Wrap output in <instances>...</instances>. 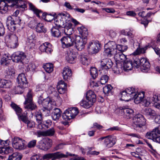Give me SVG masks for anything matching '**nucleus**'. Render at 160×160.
<instances>
[{"label":"nucleus","mask_w":160,"mask_h":160,"mask_svg":"<svg viewBox=\"0 0 160 160\" xmlns=\"http://www.w3.org/2000/svg\"><path fill=\"white\" fill-rule=\"evenodd\" d=\"M38 103L39 105L43 108L42 109V116L47 117L50 115V110L55 106L56 103L49 98H43L41 95L38 98Z\"/></svg>","instance_id":"obj_1"},{"label":"nucleus","mask_w":160,"mask_h":160,"mask_svg":"<svg viewBox=\"0 0 160 160\" xmlns=\"http://www.w3.org/2000/svg\"><path fill=\"white\" fill-rule=\"evenodd\" d=\"M146 120L141 114L136 115L133 118L132 126L138 132H142L147 129Z\"/></svg>","instance_id":"obj_2"},{"label":"nucleus","mask_w":160,"mask_h":160,"mask_svg":"<svg viewBox=\"0 0 160 160\" xmlns=\"http://www.w3.org/2000/svg\"><path fill=\"white\" fill-rule=\"evenodd\" d=\"M51 16L54 17L51 15H46L45 17L46 20L49 22L53 21V22L55 24L59 26L64 27V25L67 24L68 23L71 22H69V15L67 13H59L54 20H53V18L52 20H48V18Z\"/></svg>","instance_id":"obj_3"},{"label":"nucleus","mask_w":160,"mask_h":160,"mask_svg":"<svg viewBox=\"0 0 160 160\" xmlns=\"http://www.w3.org/2000/svg\"><path fill=\"white\" fill-rule=\"evenodd\" d=\"M134 59L133 66L138 68H140L141 70L144 72H146L149 70L150 64L149 62L145 58L140 59L137 58L136 57Z\"/></svg>","instance_id":"obj_4"},{"label":"nucleus","mask_w":160,"mask_h":160,"mask_svg":"<svg viewBox=\"0 0 160 160\" xmlns=\"http://www.w3.org/2000/svg\"><path fill=\"white\" fill-rule=\"evenodd\" d=\"M25 101L24 103V108L25 109L31 111L35 110L37 107L33 101L32 92L31 90L29 89L25 98Z\"/></svg>","instance_id":"obj_5"},{"label":"nucleus","mask_w":160,"mask_h":160,"mask_svg":"<svg viewBox=\"0 0 160 160\" xmlns=\"http://www.w3.org/2000/svg\"><path fill=\"white\" fill-rule=\"evenodd\" d=\"M135 89L132 88H129L120 93V99L122 101L128 102L133 98L136 94Z\"/></svg>","instance_id":"obj_6"},{"label":"nucleus","mask_w":160,"mask_h":160,"mask_svg":"<svg viewBox=\"0 0 160 160\" xmlns=\"http://www.w3.org/2000/svg\"><path fill=\"white\" fill-rule=\"evenodd\" d=\"M160 128V127H159ZM145 137L154 142L160 143V128L156 127L146 134Z\"/></svg>","instance_id":"obj_7"},{"label":"nucleus","mask_w":160,"mask_h":160,"mask_svg":"<svg viewBox=\"0 0 160 160\" xmlns=\"http://www.w3.org/2000/svg\"><path fill=\"white\" fill-rule=\"evenodd\" d=\"M15 16L12 17L9 16L8 17L6 21V26L8 29L11 32H13L15 31L16 28V27L18 24H19L21 20L18 18H16L15 19Z\"/></svg>","instance_id":"obj_8"},{"label":"nucleus","mask_w":160,"mask_h":160,"mask_svg":"<svg viewBox=\"0 0 160 160\" xmlns=\"http://www.w3.org/2000/svg\"><path fill=\"white\" fill-rule=\"evenodd\" d=\"M78 112L79 111L77 108H71L65 111L62 118L63 120L68 121L74 118Z\"/></svg>","instance_id":"obj_9"},{"label":"nucleus","mask_w":160,"mask_h":160,"mask_svg":"<svg viewBox=\"0 0 160 160\" xmlns=\"http://www.w3.org/2000/svg\"><path fill=\"white\" fill-rule=\"evenodd\" d=\"M11 106L15 111L19 119L23 122H27V120L28 119L27 115L28 112L29 111L28 110L25 111L23 114H21V111H22L21 108L16 104L13 103H12Z\"/></svg>","instance_id":"obj_10"},{"label":"nucleus","mask_w":160,"mask_h":160,"mask_svg":"<svg viewBox=\"0 0 160 160\" xmlns=\"http://www.w3.org/2000/svg\"><path fill=\"white\" fill-rule=\"evenodd\" d=\"M12 147L16 149L22 150L26 148V141L20 138L14 137L12 139Z\"/></svg>","instance_id":"obj_11"},{"label":"nucleus","mask_w":160,"mask_h":160,"mask_svg":"<svg viewBox=\"0 0 160 160\" xmlns=\"http://www.w3.org/2000/svg\"><path fill=\"white\" fill-rule=\"evenodd\" d=\"M74 155V154H70L68 152H66V154H64L60 152H57L53 153H50L44 155L42 158L43 160L48 159L54 157L56 159H59L62 158H67L68 156H72Z\"/></svg>","instance_id":"obj_12"},{"label":"nucleus","mask_w":160,"mask_h":160,"mask_svg":"<svg viewBox=\"0 0 160 160\" xmlns=\"http://www.w3.org/2000/svg\"><path fill=\"white\" fill-rule=\"evenodd\" d=\"M152 102L156 108H160V96L154 95L152 97H147L143 101L145 107L148 106Z\"/></svg>","instance_id":"obj_13"},{"label":"nucleus","mask_w":160,"mask_h":160,"mask_svg":"<svg viewBox=\"0 0 160 160\" xmlns=\"http://www.w3.org/2000/svg\"><path fill=\"white\" fill-rule=\"evenodd\" d=\"M63 48H68L73 46L75 43V38L72 36L63 37L60 40Z\"/></svg>","instance_id":"obj_14"},{"label":"nucleus","mask_w":160,"mask_h":160,"mask_svg":"<svg viewBox=\"0 0 160 160\" xmlns=\"http://www.w3.org/2000/svg\"><path fill=\"white\" fill-rule=\"evenodd\" d=\"M52 141L50 139L47 138L41 140L38 142L37 147L42 150L47 151L52 146Z\"/></svg>","instance_id":"obj_15"},{"label":"nucleus","mask_w":160,"mask_h":160,"mask_svg":"<svg viewBox=\"0 0 160 160\" xmlns=\"http://www.w3.org/2000/svg\"><path fill=\"white\" fill-rule=\"evenodd\" d=\"M101 46V44L98 41L90 42L88 46V51L92 53H96L100 49Z\"/></svg>","instance_id":"obj_16"},{"label":"nucleus","mask_w":160,"mask_h":160,"mask_svg":"<svg viewBox=\"0 0 160 160\" xmlns=\"http://www.w3.org/2000/svg\"><path fill=\"white\" fill-rule=\"evenodd\" d=\"M100 139H104V144L108 148L112 147L116 142V139L115 137L108 136L105 137L101 138Z\"/></svg>","instance_id":"obj_17"},{"label":"nucleus","mask_w":160,"mask_h":160,"mask_svg":"<svg viewBox=\"0 0 160 160\" xmlns=\"http://www.w3.org/2000/svg\"><path fill=\"white\" fill-rule=\"evenodd\" d=\"M12 61L16 62H21L26 57L24 53L22 52L18 51L14 53L11 56Z\"/></svg>","instance_id":"obj_18"},{"label":"nucleus","mask_w":160,"mask_h":160,"mask_svg":"<svg viewBox=\"0 0 160 160\" xmlns=\"http://www.w3.org/2000/svg\"><path fill=\"white\" fill-rule=\"evenodd\" d=\"M86 42L87 40L85 38L83 39L80 37L77 36L75 38L74 44L78 50L81 51L84 48Z\"/></svg>","instance_id":"obj_19"},{"label":"nucleus","mask_w":160,"mask_h":160,"mask_svg":"<svg viewBox=\"0 0 160 160\" xmlns=\"http://www.w3.org/2000/svg\"><path fill=\"white\" fill-rule=\"evenodd\" d=\"M17 80L19 85L22 87L27 88L28 86V82L25 74H20L17 78Z\"/></svg>","instance_id":"obj_20"},{"label":"nucleus","mask_w":160,"mask_h":160,"mask_svg":"<svg viewBox=\"0 0 160 160\" xmlns=\"http://www.w3.org/2000/svg\"><path fill=\"white\" fill-rule=\"evenodd\" d=\"M65 58L67 62L71 64L75 63L77 60V54L71 51L67 52Z\"/></svg>","instance_id":"obj_21"},{"label":"nucleus","mask_w":160,"mask_h":160,"mask_svg":"<svg viewBox=\"0 0 160 160\" xmlns=\"http://www.w3.org/2000/svg\"><path fill=\"white\" fill-rule=\"evenodd\" d=\"M112 65V60L109 58L102 59L101 61V68L102 70H108L110 68Z\"/></svg>","instance_id":"obj_22"},{"label":"nucleus","mask_w":160,"mask_h":160,"mask_svg":"<svg viewBox=\"0 0 160 160\" xmlns=\"http://www.w3.org/2000/svg\"><path fill=\"white\" fill-rule=\"evenodd\" d=\"M114 58L117 63H119L121 62H124L128 58L122 52L117 50L114 55Z\"/></svg>","instance_id":"obj_23"},{"label":"nucleus","mask_w":160,"mask_h":160,"mask_svg":"<svg viewBox=\"0 0 160 160\" xmlns=\"http://www.w3.org/2000/svg\"><path fill=\"white\" fill-rule=\"evenodd\" d=\"M11 4L9 2L10 5L8 6L11 7L16 6L18 8H26V4L25 2L22 0H12Z\"/></svg>","instance_id":"obj_24"},{"label":"nucleus","mask_w":160,"mask_h":160,"mask_svg":"<svg viewBox=\"0 0 160 160\" xmlns=\"http://www.w3.org/2000/svg\"><path fill=\"white\" fill-rule=\"evenodd\" d=\"M62 30V26L56 25L55 26H53L51 29L52 35L54 37H59L61 36Z\"/></svg>","instance_id":"obj_25"},{"label":"nucleus","mask_w":160,"mask_h":160,"mask_svg":"<svg viewBox=\"0 0 160 160\" xmlns=\"http://www.w3.org/2000/svg\"><path fill=\"white\" fill-rule=\"evenodd\" d=\"M62 74L63 79L68 81L70 79L72 75L71 70L68 67H65L63 69Z\"/></svg>","instance_id":"obj_26"},{"label":"nucleus","mask_w":160,"mask_h":160,"mask_svg":"<svg viewBox=\"0 0 160 160\" xmlns=\"http://www.w3.org/2000/svg\"><path fill=\"white\" fill-rule=\"evenodd\" d=\"M12 57L8 53H5L1 59V64L3 66H8L10 63Z\"/></svg>","instance_id":"obj_27"},{"label":"nucleus","mask_w":160,"mask_h":160,"mask_svg":"<svg viewBox=\"0 0 160 160\" xmlns=\"http://www.w3.org/2000/svg\"><path fill=\"white\" fill-rule=\"evenodd\" d=\"M62 111L58 108H54L52 112V117L53 120L57 121L61 117Z\"/></svg>","instance_id":"obj_28"},{"label":"nucleus","mask_w":160,"mask_h":160,"mask_svg":"<svg viewBox=\"0 0 160 160\" xmlns=\"http://www.w3.org/2000/svg\"><path fill=\"white\" fill-rule=\"evenodd\" d=\"M134 92L136 94V95L132 99H134V102L138 104L141 101L143 102V98L144 96V92H142L141 93H138V94H137V91L135 89Z\"/></svg>","instance_id":"obj_29"},{"label":"nucleus","mask_w":160,"mask_h":160,"mask_svg":"<svg viewBox=\"0 0 160 160\" xmlns=\"http://www.w3.org/2000/svg\"><path fill=\"white\" fill-rule=\"evenodd\" d=\"M18 45V38L15 35H13L11 41L8 44V46L10 48H14Z\"/></svg>","instance_id":"obj_30"},{"label":"nucleus","mask_w":160,"mask_h":160,"mask_svg":"<svg viewBox=\"0 0 160 160\" xmlns=\"http://www.w3.org/2000/svg\"><path fill=\"white\" fill-rule=\"evenodd\" d=\"M87 100L92 103L95 102L96 99V96L94 92L89 90L88 91L86 95Z\"/></svg>","instance_id":"obj_31"},{"label":"nucleus","mask_w":160,"mask_h":160,"mask_svg":"<svg viewBox=\"0 0 160 160\" xmlns=\"http://www.w3.org/2000/svg\"><path fill=\"white\" fill-rule=\"evenodd\" d=\"M64 27H62V28H64V32L67 36H72L73 30L72 28V24L71 22L68 23L65 25Z\"/></svg>","instance_id":"obj_32"},{"label":"nucleus","mask_w":160,"mask_h":160,"mask_svg":"<svg viewBox=\"0 0 160 160\" xmlns=\"http://www.w3.org/2000/svg\"><path fill=\"white\" fill-rule=\"evenodd\" d=\"M120 110L121 111V112H123L127 117H129V118L131 117L133 115L134 112V111L130 108H127L125 106L120 107L119 108Z\"/></svg>","instance_id":"obj_33"},{"label":"nucleus","mask_w":160,"mask_h":160,"mask_svg":"<svg viewBox=\"0 0 160 160\" xmlns=\"http://www.w3.org/2000/svg\"><path fill=\"white\" fill-rule=\"evenodd\" d=\"M134 60L132 62L128 58L126 59L123 62V67L126 70H131L133 66Z\"/></svg>","instance_id":"obj_34"},{"label":"nucleus","mask_w":160,"mask_h":160,"mask_svg":"<svg viewBox=\"0 0 160 160\" xmlns=\"http://www.w3.org/2000/svg\"><path fill=\"white\" fill-rule=\"evenodd\" d=\"M28 5L29 9L32 11L37 17L40 18V16L39 14L42 12V11L36 8L35 6L31 3H29Z\"/></svg>","instance_id":"obj_35"},{"label":"nucleus","mask_w":160,"mask_h":160,"mask_svg":"<svg viewBox=\"0 0 160 160\" xmlns=\"http://www.w3.org/2000/svg\"><path fill=\"white\" fill-rule=\"evenodd\" d=\"M11 85L12 82L10 81L0 79V88H9Z\"/></svg>","instance_id":"obj_36"},{"label":"nucleus","mask_w":160,"mask_h":160,"mask_svg":"<svg viewBox=\"0 0 160 160\" xmlns=\"http://www.w3.org/2000/svg\"><path fill=\"white\" fill-rule=\"evenodd\" d=\"M33 116L35 118L38 123H41V122L43 121L42 114L40 110L35 112L33 113Z\"/></svg>","instance_id":"obj_37"},{"label":"nucleus","mask_w":160,"mask_h":160,"mask_svg":"<svg viewBox=\"0 0 160 160\" xmlns=\"http://www.w3.org/2000/svg\"><path fill=\"white\" fill-rule=\"evenodd\" d=\"M13 152L12 148L9 146H5L0 148V153L2 154H8Z\"/></svg>","instance_id":"obj_38"},{"label":"nucleus","mask_w":160,"mask_h":160,"mask_svg":"<svg viewBox=\"0 0 160 160\" xmlns=\"http://www.w3.org/2000/svg\"><path fill=\"white\" fill-rule=\"evenodd\" d=\"M78 30L80 34L84 38L86 37L88 35V29L84 26H82L78 28Z\"/></svg>","instance_id":"obj_39"},{"label":"nucleus","mask_w":160,"mask_h":160,"mask_svg":"<svg viewBox=\"0 0 160 160\" xmlns=\"http://www.w3.org/2000/svg\"><path fill=\"white\" fill-rule=\"evenodd\" d=\"M35 29L37 32L39 33H45L47 30L44 28L42 23L38 22Z\"/></svg>","instance_id":"obj_40"},{"label":"nucleus","mask_w":160,"mask_h":160,"mask_svg":"<svg viewBox=\"0 0 160 160\" xmlns=\"http://www.w3.org/2000/svg\"><path fill=\"white\" fill-rule=\"evenodd\" d=\"M106 46H105L104 54L108 57H110L112 55H114L117 52L114 50V49H111L108 47L106 48Z\"/></svg>","instance_id":"obj_41"},{"label":"nucleus","mask_w":160,"mask_h":160,"mask_svg":"<svg viewBox=\"0 0 160 160\" xmlns=\"http://www.w3.org/2000/svg\"><path fill=\"white\" fill-rule=\"evenodd\" d=\"M87 149L88 151L87 152V154L88 156H97L100 153V152H99L94 150L95 148L94 147H87Z\"/></svg>","instance_id":"obj_42"},{"label":"nucleus","mask_w":160,"mask_h":160,"mask_svg":"<svg viewBox=\"0 0 160 160\" xmlns=\"http://www.w3.org/2000/svg\"><path fill=\"white\" fill-rule=\"evenodd\" d=\"M55 133V130L53 128H51L45 132H41L40 135L44 136H52Z\"/></svg>","instance_id":"obj_43"},{"label":"nucleus","mask_w":160,"mask_h":160,"mask_svg":"<svg viewBox=\"0 0 160 160\" xmlns=\"http://www.w3.org/2000/svg\"><path fill=\"white\" fill-rule=\"evenodd\" d=\"M80 105L84 108H88L90 107L92 105V103L89 101H87L82 100L80 103Z\"/></svg>","instance_id":"obj_44"},{"label":"nucleus","mask_w":160,"mask_h":160,"mask_svg":"<svg viewBox=\"0 0 160 160\" xmlns=\"http://www.w3.org/2000/svg\"><path fill=\"white\" fill-rule=\"evenodd\" d=\"M52 91L51 92L53 95H54L56 99H57V102L58 103L59 105H61L62 102V98H60L57 92L54 90V88H52Z\"/></svg>","instance_id":"obj_45"},{"label":"nucleus","mask_w":160,"mask_h":160,"mask_svg":"<svg viewBox=\"0 0 160 160\" xmlns=\"http://www.w3.org/2000/svg\"><path fill=\"white\" fill-rule=\"evenodd\" d=\"M43 68L46 72L48 73H50L53 71V65L52 63H47L43 65Z\"/></svg>","instance_id":"obj_46"},{"label":"nucleus","mask_w":160,"mask_h":160,"mask_svg":"<svg viewBox=\"0 0 160 160\" xmlns=\"http://www.w3.org/2000/svg\"><path fill=\"white\" fill-rule=\"evenodd\" d=\"M109 48L114 49V50L116 52L118 50V45L117 46L116 42L113 41H109L107 44Z\"/></svg>","instance_id":"obj_47"},{"label":"nucleus","mask_w":160,"mask_h":160,"mask_svg":"<svg viewBox=\"0 0 160 160\" xmlns=\"http://www.w3.org/2000/svg\"><path fill=\"white\" fill-rule=\"evenodd\" d=\"M26 88V87H22L20 85H18L15 87L14 89V92L15 94H21L23 92V89Z\"/></svg>","instance_id":"obj_48"},{"label":"nucleus","mask_w":160,"mask_h":160,"mask_svg":"<svg viewBox=\"0 0 160 160\" xmlns=\"http://www.w3.org/2000/svg\"><path fill=\"white\" fill-rule=\"evenodd\" d=\"M112 88V87L111 85L110 84H108L103 88V92L106 95H108L111 92Z\"/></svg>","instance_id":"obj_49"},{"label":"nucleus","mask_w":160,"mask_h":160,"mask_svg":"<svg viewBox=\"0 0 160 160\" xmlns=\"http://www.w3.org/2000/svg\"><path fill=\"white\" fill-rule=\"evenodd\" d=\"M81 61L83 65H88L89 63L88 57L84 55H81Z\"/></svg>","instance_id":"obj_50"},{"label":"nucleus","mask_w":160,"mask_h":160,"mask_svg":"<svg viewBox=\"0 0 160 160\" xmlns=\"http://www.w3.org/2000/svg\"><path fill=\"white\" fill-rule=\"evenodd\" d=\"M90 73L93 79H95L98 75L97 70L95 68H91L90 70Z\"/></svg>","instance_id":"obj_51"},{"label":"nucleus","mask_w":160,"mask_h":160,"mask_svg":"<svg viewBox=\"0 0 160 160\" xmlns=\"http://www.w3.org/2000/svg\"><path fill=\"white\" fill-rule=\"evenodd\" d=\"M27 122H23L27 124V127L29 128H34L35 127V122L32 121H29L28 119L27 120Z\"/></svg>","instance_id":"obj_52"},{"label":"nucleus","mask_w":160,"mask_h":160,"mask_svg":"<svg viewBox=\"0 0 160 160\" xmlns=\"http://www.w3.org/2000/svg\"><path fill=\"white\" fill-rule=\"evenodd\" d=\"M145 112L146 114L147 115L154 116L156 114L155 111L150 108L146 109Z\"/></svg>","instance_id":"obj_53"},{"label":"nucleus","mask_w":160,"mask_h":160,"mask_svg":"<svg viewBox=\"0 0 160 160\" xmlns=\"http://www.w3.org/2000/svg\"><path fill=\"white\" fill-rule=\"evenodd\" d=\"M20 159L19 158L17 153H14L9 157L8 160H19Z\"/></svg>","instance_id":"obj_54"},{"label":"nucleus","mask_w":160,"mask_h":160,"mask_svg":"<svg viewBox=\"0 0 160 160\" xmlns=\"http://www.w3.org/2000/svg\"><path fill=\"white\" fill-rule=\"evenodd\" d=\"M109 78L107 75H104L101 77L100 79V83L102 84H104L107 83Z\"/></svg>","instance_id":"obj_55"},{"label":"nucleus","mask_w":160,"mask_h":160,"mask_svg":"<svg viewBox=\"0 0 160 160\" xmlns=\"http://www.w3.org/2000/svg\"><path fill=\"white\" fill-rule=\"evenodd\" d=\"M38 22L35 20L31 21L28 23L29 27L31 28H35Z\"/></svg>","instance_id":"obj_56"},{"label":"nucleus","mask_w":160,"mask_h":160,"mask_svg":"<svg viewBox=\"0 0 160 160\" xmlns=\"http://www.w3.org/2000/svg\"><path fill=\"white\" fill-rule=\"evenodd\" d=\"M66 87L65 85H64V87L57 85V87L58 92L61 94L65 92Z\"/></svg>","instance_id":"obj_57"},{"label":"nucleus","mask_w":160,"mask_h":160,"mask_svg":"<svg viewBox=\"0 0 160 160\" xmlns=\"http://www.w3.org/2000/svg\"><path fill=\"white\" fill-rule=\"evenodd\" d=\"M128 47L127 46H124L121 45H118V51L122 52L126 51L128 49Z\"/></svg>","instance_id":"obj_58"},{"label":"nucleus","mask_w":160,"mask_h":160,"mask_svg":"<svg viewBox=\"0 0 160 160\" xmlns=\"http://www.w3.org/2000/svg\"><path fill=\"white\" fill-rule=\"evenodd\" d=\"M15 70L13 68H9L6 70V73L8 76H13L15 73Z\"/></svg>","instance_id":"obj_59"},{"label":"nucleus","mask_w":160,"mask_h":160,"mask_svg":"<svg viewBox=\"0 0 160 160\" xmlns=\"http://www.w3.org/2000/svg\"><path fill=\"white\" fill-rule=\"evenodd\" d=\"M38 128L40 129L47 128L48 127V125L44 123V122H42V121L41 122V123L38 122Z\"/></svg>","instance_id":"obj_60"},{"label":"nucleus","mask_w":160,"mask_h":160,"mask_svg":"<svg viewBox=\"0 0 160 160\" xmlns=\"http://www.w3.org/2000/svg\"><path fill=\"white\" fill-rule=\"evenodd\" d=\"M37 141L36 140H33L30 141L28 143L27 147L29 148L34 147L36 145Z\"/></svg>","instance_id":"obj_61"},{"label":"nucleus","mask_w":160,"mask_h":160,"mask_svg":"<svg viewBox=\"0 0 160 160\" xmlns=\"http://www.w3.org/2000/svg\"><path fill=\"white\" fill-rule=\"evenodd\" d=\"M5 32V28L2 23L0 22V37L3 36Z\"/></svg>","instance_id":"obj_62"},{"label":"nucleus","mask_w":160,"mask_h":160,"mask_svg":"<svg viewBox=\"0 0 160 160\" xmlns=\"http://www.w3.org/2000/svg\"><path fill=\"white\" fill-rule=\"evenodd\" d=\"M35 35L33 33L31 34L30 36H28V39L29 40V42L30 43H33L34 42V39L35 38Z\"/></svg>","instance_id":"obj_63"},{"label":"nucleus","mask_w":160,"mask_h":160,"mask_svg":"<svg viewBox=\"0 0 160 160\" xmlns=\"http://www.w3.org/2000/svg\"><path fill=\"white\" fill-rule=\"evenodd\" d=\"M51 45L48 42L46 48L45 52L47 53H51L52 50L51 48Z\"/></svg>","instance_id":"obj_64"}]
</instances>
